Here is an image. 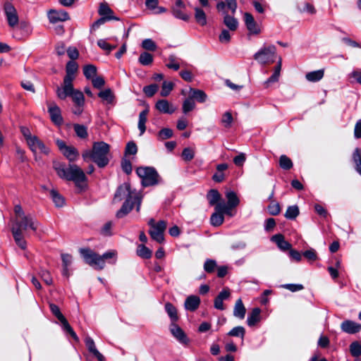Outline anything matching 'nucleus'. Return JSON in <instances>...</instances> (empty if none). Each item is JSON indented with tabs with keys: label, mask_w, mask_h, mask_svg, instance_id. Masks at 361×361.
<instances>
[{
	"label": "nucleus",
	"mask_w": 361,
	"mask_h": 361,
	"mask_svg": "<svg viewBox=\"0 0 361 361\" xmlns=\"http://www.w3.org/2000/svg\"><path fill=\"white\" fill-rule=\"evenodd\" d=\"M48 18L51 23H54L68 20L69 16L67 12L63 11L51 10L48 13Z\"/></svg>",
	"instance_id": "19"
},
{
	"label": "nucleus",
	"mask_w": 361,
	"mask_h": 361,
	"mask_svg": "<svg viewBox=\"0 0 361 361\" xmlns=\"http://www.w3.org/2000/svg\"><path fill=\"white\" fill-rule=\"evenodd\" d=\"M271 240L274 242L277 246L283 251L290 250L292 247L291 244L285 240L284 237L281 234H276L271 237Z\"/></svg>",
	"instance_id": "23"
},
{
	"label": "nucleus",
	"mask_w": 361,
	"mask_h": 361,
	"mask_svg": "<svg viewBox=\"0 0 361 361\" xmlns=\"http://www.w3.org/2000/svg\"><path fill=\"white\" fill-rule=\"evenodd\" d=\"M123 199L126 200L116 214V217L119 219L126 216L135 204L137 205L136 210L139 212L140 209L141 198L131 190L129 183H124L117 188L114 197V202H121Z\"/></svg>",
	"instance_id": "1"
},
{
	"label": "nucleus",
	"mask_w": 361,
	"mask_h": 361,
	"mask_svg": "<svg viewBox=\"0 0 361 361\" xmlns=\"http://www.w3.org/2000/svg\"><path fill=\"white\" fill-rule=\"evenodd\" d=\"M142 47L143 49L148 51H155L157 45L151 39H145L142 42Z\"/></svg>",
	"instance_id": "60"
},
{
	"label": "nucleus",
	"mask_w": 361,
	"mask_h": 361,
	"mask_svg": "<svg viewBox=\"0 0 361 361\" xmlns=\"http://www.w3.org/2000/svg\"><path fill=\"white\" fill-rule=\"evenodd\" d=\"M109 149L110 146L104 142H94L92 150H86L82 153V158L85 161L91 159L99 167L103 168L109 164Z\"/></svg>",
	"instance_id": "4"
},
{
	"label": "nucleus",
	"mask_w": 361,
	"mask_h": 361,
	"mask_svg": "<svg viewBox=\"0 0 361 361\" xmlns=\"http://www.w3.org/2000/svg\"><path fill=\"white\" fill-rule=\"evenodd\" d=\"M80 253L85 262L96 269H103L105 266V260L115 258L116 252L110 250L102 255H99L90 248H80Z\"/></svg>",
	"instance_id": "5"
},
{
	"label": "nucleus",
	"mask_w": 361,
	"mask_h": 361,
	"mask_svg": "<svg viewBox=\"0 0 361 361\" xmlns=\"http://www.w3.org/2000/svg\"><path fill=\"white\" fill-rule=\"evenodd\" d=\"M166 228V222L165 221H159L157 223L156 226L149 231L151 238L159 243H163L164 240V232Z\"/></svg>",
	"instance_id": "10"
},
{
	"label": "nucleus",
	"mask_w": 361,
	"mask_h": 361,
	"mask_svg": "<svg viewBox=\"0 0 361 361\" xmlns=\"http://www.w3.org/2000/svg\"><path fill=\"white\" fill-rule=\"evenodd\" d=\"M74 79L71 78H63V85L62 87H57L56 94L61 99H65L67 97L71 96V94L75 90L73 88L72 82Z\"/></svg>",
	"instance_id": "11"
},
{
	"label": "nucleus",
	"mask_w": 361,
	"mask_h": 361,
	"mask_svg": "<svg viewBox=\"0 0 361 361\" xmlns=\"http://www.w3.org/2000/svg\"><path fill=\"white\" fill-rule=\"evenodd\" d=\"M224 23L226 26L232 31L235 30L238 25V20L235 18L229 16L228 13H225L224 15Z\"/></svg>",
	"instance_id": "36"
},
{
	"label": "nucleus",
	"mask_w": 361,
	"mask_h": 361,
	"mask_svg": "<svg viewBox=\"0 0 361 361\" xmlns=\"http://www.w3.org/2000/svg\"><path fill=\"white\" fill-rule=\"evenodd\" d=\"M299 214V209L296 205L289 206L285 213V217L288 219H295Z\"/></svg>",
	"instance_id": "44"
},
{
	"label": "nucleus",
	"mask_w": 361,
	"mask_h": 361,
	"mask_svg": "<svg viewBox=\"0 0 361 361\" xmlns=\"http://www.w3.org/2000/svg\"><path fill=\"white\" fill-rule=\"evenodd\" d=\"M5 15L10 27H15L18 23V16L16 9L10 2H6L4 6Z\"/></svg>",
	"instance_id": "12"
},
{
	"label": "nucleus",
	"mask_w": 361,
	"mask_h": 361,
	"mask_svg": "<svg viewBox=\"0 0 361 361\" xmlns=\"http://www.w3.org/2000/svg\"><path fill=\"white\" fill-rule=\"evenodd\" d=\"M73 101L77 106H83L85 102V97L83 93L79 90H75L73 94H71Z\"/></svg>",
	"instance_id": "41"
},
{
	"label": "nucleus",
	"mask_w": 361,
	"mask_h": 361,
	"mask_svg": "<svg viewBox=\"0 0 361 361\" xmlns=\"http://www.w3.org/2000/svg\"><path fill=\"white\" fill-rule=\"evenodd\" d=\"M195 104L194 100L189 97L186 99L183 104V111L185 114H187L188 112L192 111L195 108Z\"/></svg>",
	"instance_id": "57"
},
{
	"label": "nucleus",
	"mask_w": 361,
	"mask_h": 361,
	"mask_svg": "<svg viewBox=\"0 0 361 361\" xmlns=\"http://www.w3.org/2000/svg\"><path fill=\"white\" fill-rule=\"evenodd\" d=\"M83 73L87 79H90L96 75L97 68L93 65H87L83 68Z\"/></svg>",
	"instance_id": "51"
},
{
	"label": "nucleus",
	"mask_w": 361,
	"mask_h": 361,
	"mask_svg": "<svg viewBox=\"0 0 361 361\" xmlns=\"http://www.w3.org/2000/svg\"><path fill=\"white\" fill-rule=\"evenodd\" d=\"M192 99L197 100L198 102H204L207 100V95L206 93L200 90H191V97Z\"/></svg>",
	"instance_id": "38"
},
{
	"label": "nucleus",
	"mask_w": 361,
	"mask_h": 361,
	"mask_svg": "<svg viewBox=\"0 0 361 361\" xmlns=\"http://www.w3.org/2000/svg\"><path fill=\"white\" fill-rule=\"evenodd\" d=\"M207 200L210 205L215 206L221 202V195L217 190L212 189L207 195Z\"/></svg>",
	"instance_id": "27"
},
{
	"label": "nucleus",
	"mask_w": 361,
	"mask_h": 361,
	"mask_svg": "<svg viewBox=\"0 0 361 361\" xmlns=\"http://www.w3.org/2000/svg\"><path fill=\"white\" fill-rule=\"evenodd\" d=\"M158 89L159 86L157 85L152 84L147 86H145L143 87V92L146 94V96L151 97L154 95Z\"/></svg>",
	"instance_id": "56"
},
{
	"label": "nucleus",
	"mask_w": 361,
	"mask_h": 361,
	"mask_svg": "<svg viewBox=\"0 0 361 361\" xmlns=\"http://www.w3.org/2000/svg\"><path fill=\"white\" fill-rule=\"evenodd\" d=\"M168 68L178 71L180 68V64L176 62V57L175 55L171 54L168 58V63L166 64Z\"/></svg>",
	"instance_id": "54"
},
{
	"label": "nucleus",
	"mask_w": 361,
	"mask_h": 361,
	"mask_svg": "<svg viewBox=\"0 0 361 361\" xmlns=\"http://www.w3.org/2000/svg\"><path fill=\"white\" fill-rule=\"evenodd\" d=\"M38 222L31 214H27L25 218L21 217L13 220V225L11 228V232L16 244L23 250L26 248V241L24 239L23 231L26 232L29 229L36 231Z\"/></svg>",
	"instance_id": "2"
},
{
	"label": "nucleus",
	"mask_w": 361,
	"mask_h": 361,
	"mask_svg": "<svg viewBox=\"0 0 361 361\" xmlns=\"http://www.w3.org/2000/svg\"><path fill=\"white\" fill-rule=\"evenodd\" d=\"M111 20H118V18L115 16H107V17H101L97 20H96L92 25V30H96L99 28L102 25L104 24L106 21Z\"/></svg>",
	"instance_id": "47"
},
{
	"label": "nucleus",
	"mask_w": 361,
	"mask_h": 361,
	"mask_svg": "<svg viewBox=\"0 0 361 361\" xmlns=\"http://www.w3.org/2000/svg\"><path fill=\"white\" fill-rule=\"evenodd\" d=\"M159 138L161 140L169 139L173 136V130L170 128H163L158 134Z\"/></svg>",
	"instance_id": "61"
},
{
	"label": "nucleus",
	"mask_w": 361,
	"mask_h": 361,
	"mask_svg": "<svg viewBox=\"0 0 361 361\" xmlns=\"http://www.w3.org/2000/svg\"><path fill=\"white\" fill-rule=\"evenodd\" d=\"M324 75V71L323 69L314 71L307 73L305 75V78L310 82H317L322 80Z\"/></svg>",
	"instance_id": "29"
},
{
	"label": "nucleus",
	"mask_w": 361,
	"mask_h": 361,
	"mask_svg": "<svg viewBox=\"0 0 361 361\" xmlns=\"http://www.w3.org/2000/svg\"><path fill=\"white\" fill-rule=\"evenodd\" d=\"M182 9L183 8H173V14L176 18L186 21L189 19V16L185 13Z\"/></svg>",
	"instance_id": "64"
},
{
	"label": "nucleus",
	"mask_w": 361,
	"mask_h": 361,
	"mask_svg": "<svg viewBox=\"0 0 361 361\" xmlns=\"http://www.w3.org/2000/svg\"><path fill=\"white\" fill-rule=\"evenodd\" d=\"M49 308L51 312V313L60 321L63 329L68 333L72 338L75 340L76 341H78V337L73 331V328L71 326L69 323L68 322L67 319L65 318V317L63 315V314L61 312V310L59 307L53 303H51L49 305Z\"/></svg>",
	"instance_id": "9"
},
{
	"label": "nucleus",
	"mask_w": 361,
	"mask_h": 361,
	"mask_svg": "<svg viewBox=\"0 0 361 361\" xmlns=\"http://www.w3.org/2000/svg\"><path fill=\"white\" fill-rule=\"evenodd\" d=\"M226 197L227 198V204L224 201L221 202L216 205L215 210L224 212H226V214L232 216L231 210L238 205L240 200L236 193L233 191H228L226 193Z\"/></svg>",
	"instance_id": "8"
},
{
	"label": "nucleus",
	"mask_w": 361,
	"mask_h": 361,
	"mask_svg": "<svg viewBox=\"0 0 361 361\" xmlns=\"http://www.w3.org/2000/svg\"><path fill=\"white\" fill-rule=\"evenodd\" d=\"M268 211L271 215H278L281 212V207L279 202L272 201L268 206Z\"/></svg>",
	"instance_id": "59"
},
{
	"label": "nucleus",
	"mask_w": 361,
	"mask_h": 361,
	"mask_svg": "<svg viewBox=\"0 0 361 361\" xmlns=\"http://www.w3.org/2000/svg\"><path fill=\"white\" fill-rule=\"evenodd\" d=\"M137 152V147L136 144L134 142H129L127 143L126 149H125V155H135Z\"/></svg>",
	"instance_id": "58"
},
{
	"label": "nucleus",
	"mask_w": 361,
	"mask_h": 361,
	"mask_svg": "<svg viewBox=\"0 0 361 361\" xmlns=\"http://www.w3.org/2000/svg\"><path fill=\"white\" fill-rule=\"evenodd\" d=\"M78 69V66L74 61H70L67 63L66 67V75L64 78H71L74 79L75 74Z\"/></svg>",
	"instance_id": "33"
},
{
	"label": "nucleus",
	"mask_w": 361,
	"mask_h": 361,
	"mask_svg": "<svg viewBox=\"0 0 361 361\" xmlns=\"http://www.w3.org/2000/svg\"><path fill=\"white\" fill-rule=\"evenodd\" d=\"M221 123L225 128H230L233 123V116L228 111L224 113L221 119Z\"/></svg>",
	"instance_id": "53"
},
{
	"label": "nucleus",
	"mask_w": 361,
	"mask_h": 361,
	"mask_svg": "<svg viewBox=\"0 0 361 361\" xmlns=\"http://www.w3.org/2000/svg\"><path fill=\"white\" fill-rule=\"evenodd\" d=\"M73 128L78 137L82 139H85L87 137V129L84 125L74 124Z\"/></svg>",
	"instance_id": "43"
},
{
	"label": "nucleus",
	"mask_w": 361,
	"mask_h": 361,
	"mask_svg": "<svg viewBox=\"0 0 361 361\" xmlns=\"http://www.w3.org/2000/svg\"><path fill=\"white\" fill-rule=\"evenodd\" d=\"M244 21L250 33L257 35L260 32V29L256 23L253 16L249 13H245Z\"/></svg>",
	"instance_id": "17"
},
{
	"label": "nucleus",
	"mask_w": 361,
	"mask_h": 361,
	"mask_svg": "<svg viewBox=\"0 0 361 361\" xmlns=\"http://www.w3.org/2000/svg\"><path fill=\"white\" fill-rule=\"evenodd\" d=\"M200 304V298L197 295H192L186 298L184 306L187 310L194 312L199 307Z\"/></svg>",
	"instance_id": "21"
},
{
	"label": "nucleus",
	"mask_w": 361,
	"mask_h": 361,
	"mask_svg": "<svg viewBox=\"0 0 361 361\" xmlns=\"http://www.w3.org/2000/svg\"><path fill=\"white\" fill-rule=\"evenodd\" d=\"M27 144L35 154L37 153L48 154L49 152V148L37 136H33Z\"/></svg>",
	"instance_id": "13"
},
{
	"label": "nucleus",
	"mask_w": 361,
	"mask_h": 361,
	"mask_svg": "<svg viewBox=\"0 0 361 361\" xmlns=\"http://www.w3.org/2000/svg\"><path fill=\"white\" fill-rule=\"evenodd\" d=\"M99 15L102 17L114 16V11L106 3H102L98 10Z\"/></svg>",
	"instance_id": "42"
},
{
	"label": "nucleus",
	"mask_w": 361,
	"mask_h": 361,
	"mask_svg": "<svg viewBox=\"0 0 361 361\" xmlns=\"http://www.w3.org/2000/svg\"><path fill=\"white\" fill-rule=\"evenodd\" d=\"M279 165L282 169L288 170L293 167V162L286 155H281L279 158Z\"/></svg>",
	"instance_id": "46"
},
{
	"label": "nucleus",
	"mask_w": 361,
	"mask_h": 361,
	"mask_svg": "<svg viewBox=\"0 0 361 361\" xmlns=\"http://www.w3.org/2000/svg\"><path fill=\"white\" fill-rule=\"evenodd\" d=\"M245 334V329L243 326H238L233 328L228 333V335L230 336H240L243 338Z\"/></svg>",
	"instance_id": "52"
},
{
	"label": "nucleus",
	"mask_w": 361,
	"mask_h": 361,
	"mask_svg": "<svg viewBox=\"0 0 361 361\" xmlns=\"http://www.w3.org/2000/svg\"><path fill=\"white\" fill-rule=\"evenodd\" d=\"M281 69V59L280 58L277 65L274 68V72L271 75V77H269L264 82V86L265 88H268L270 85V84L276 82L279 80L280 73Z\"/></svg>",
	"instance_id": "24"
},
{
	"label": "nucleus",
	"mask_w": 361,
	"mask_h": 361,
	"mask_svg": "<svg viewBox=\"0 0 361 361\" xmlns=\"http://www.w3.org/2000/svg\"><path fill=\"white\" fill-rule=\"evenodd\" d=\"M97 45L103 50L109 54L112 50L116 48V45H111L106 42L105 39H101L97 41Z\"/></svg>",
	"instance_id": "50"
},
{
	"label": "nucleus",
	"mask_w": 361,
	"mask_h": 361,
	"mask_svg": "<svg viewBox=\"0 0 361 361\" xmlns=\"http://www.w3.org/2000/svg\"><path fill=\"white\" fill-rule=\"evenodd\" d=\"M195 18L196 22L200 25L207 24V16L204 11L200 7H195Z\"/></svg>",
	"instance_id": "32"
},
{
	"label": "nucleus",
	"mask_w": 361,
	"mask_h": 361,
	"mask_svg": "<svg viewBox=\"0 0 361 361\" xmlns=\"http://www.w3.org/2000/svg\"><path fill=\"white\" fill-rule=\"evenodd\" d=\"M50 195L56 207H61L63 206L65 203L64 198L56 190H51L50 191Z\"/></svg>",
	"instance_id": "39"
},
{
	"label": "nucleus",
	"mask_w": 361,
	"mask_h": 361,
	"mask_svg": "<svg viewBox=\"0 0 361 361\" xmlns=\"http://www.w3.org/2000/svg\"><path fill=\"white\" fill-rule=\"evenodd\" d=\"M246 313V309L241 299H238L234 306L233 315L240 319H244Z\"/></svg>",
	"instance_id": "26"
},
{
	"label": "nucleus",
	"mask_w": 361,
	"mask_h": 361,
	"mask_svg": "<svg viewBox=\"0 0 361 361\" xmlns=\"http://www.w3.org/2000/svg\"><path fill=\"white\" fill-rule=\"evenodd\" d=\"M85 343L88 351L95 357L98 361H106L104 356L97 349L94 341L91 337L87 336L85 338Z\"/></svg>",
	"instance_id": "16"
},
{
	"label": "nucleus",
	"mask_w": 361,
	"mask_h": 361,
	"mask_svg": "<svg viewBox=\"0 0 361 361\" xmlns=\"http://www.w3.org/2000/svg\"><path fill=\"white\" fill-rule=\"evenodd\" d=\"M261 310L259 307L253 308L247 319V325L255 326L260 320Z\"/></svg>",
	"instance_id": "25"
},
{
	"label": "nucleus",
	"mask_w": 361,
	"mask_h": 361,
	"mask_svg": "<svg viewBox=\"0 0 361 361\" xmlns=\"http://www.w3.org/2000/svg\"><path fill=\"white\" fill-rule=\"evenodd\" d=\"M58 176L67 180L73 181L76 187L83 188L87 180L84 171L75 164H70L68 167L61 163L54 166Z\"/></svg>",
	"instance_id": "3"
},
{
	"label": "nucleus",
	"mask_w": 361,
	"mask_h": 361,
	"mask_svg": "<svg viewBox=\"0 0 361 361\" xmlns=\"http://www.w3.org/2000/svg\"><path fill=\"white\" fill-rule=\"evenodd\" d=\"M353 159L355 164L356 171L361 175V149L356 148L353 154Z\"/></svg>",
	"instance_id": "40"
},
{
	"label": "nucleus",
	"mask_w": 361,
	"mask_h": 361,
	"mask_svg": "<svg viewBox=\"0 0 361 361\" xmlns=\"http://www.w3.org/2000/svg\"><path fill=\"white\" fill-rule=\"evenodd\" d=\"M48 111L50 115L51 121L57 125L61 126L63 123V118L60 108L55 104H51L48 107Z\"/></svg>",
	"instance_id": "15"
},
{
	"label": "nucleus",
	"mask_w": 361,
	"mask_h": 361,
	"mask_svg": "<svg viewBox=\"0 0 361 361\" xmlns=\"http://www.w3.org/2000/svg\"><path fill=\"white\" fill-rule=\"evenodd\" d=\"M148 114V109L142 111L139 114L138 128L142 135L146 130L145 123L147 122V117Z\"/></svg>",
	"instance_id": "35"
},
{
	"label": "nucleus",
	"mask_w": 361,
	"mask_h": 361,
	"mask_svg": "<svg viewBox=\"0 0 361 361\" xmlns=\"http://www.w3.org/2000/svg\"><path fill=\"white\" fill-rule=\"evenodd\" d=\"M156 109L161 113L171 114L175 111L173 106L166 99H159L155 105Z\"/></svg>",
	"instance_id": "20"
},
{
	"label": "nucleus",
	"mask_w": 361,
	"mask_h": 361,
	"mask_svg": "<svg viewBox=\"0 0 361 361\" xmlns=\"http://www.w3.org/2000/svg\"><path fill=\"white\" fill-rule=\"evenodd\" d=\"M136 173L141 178L142 184L145 187L157 185L159 182V174L152 167H138Z\"/></svg>",
	"instance_id": "6"
},
{
	"label": "nucleus",
	"mask_w": 361,
	"mask_h": 361,
	"mask_svg": "<svg viewBox=\"0 0 361 361\" xmlns=\"http://www.w3.org/2000/svg\"><path fill=\"white\" fill-rule=\"evenodd\" d=\"M173 88L172 82L164 81L160 92L161 96L167 97Z\"/></svg>",
	"instance_id": "49"
},
{
	"label": "nucleus",
	"mask_w": 361,
	"mask_h": 361,
	"mask_svg": "<svg viewBox=\"0 0 361 361\" xmlns=\"http://www.w3.org/2000/svg\"><path fill=\"white\" fill-rule=\"evenodd\" d=\"M341 328L343 331L353 334L361 330V324L351 320H345L342 322Z\"/></svg>",
	"instance_id": "18"
},
{
	"label": "nucleus",
	"mask_w": 361,
	"mask_h": 361,
	"mask_svg": "<svg viewBox=\"0 0 361 361\" xmlns=\"http://www.w3.org/2000/svg\"><path fill=\"white\" fill-rule=\"evenodd\" d=\"M39 275L42 279L46 283L47 285H51L53 282L52 277L49 271L46 269H42L39 272Z\"/></svg>",
	"instance_id": "63"
},
{
	"label": "nucleus",
	"mask_w": 361,
	"mask_h": 361,
	"mask_svg": "<svg viewBox=\"0 0 361 361\" xmlns=\"http://www.w3.org/2000/svg\"><path fill=\"white\" fill-rule=\"evenodd\" d=\"M215 211L216 212L211 216L210 222L212 225L219 226L223 224L224 220V214H226V212Z\"/></svg>",
	"instance_id": "34"
},
{
	"label": "nucleus",
	"mask_w": 361,
	"mask_h": 361,
	"mask_svg": "<svg viewBox=\"0 0 361 361\" xmlns=\"http://www.w3.org/2000/svg\"><path fill=\"white\" fill-rule=\"evenodd\" d=\"M62 153L70 161H75L79 156L78 151L73 146H68Z\"/></svg>",
	"instance_id": "28"
},
{
	"label": "nucleus",
	"mask_w": 361,
	"mask_h": 361,
	"mask_svg": "<svg viewBox=\"0 0 361 361\" xmlns=\"http://www.w3.org/2000/svg\"><path fill=\"white\" fill-rule=\"evenodd\" d=\"M302 255L309 261L314 262L317 259V255L316 251L310 248L305 252H303Z\"/></svg>",
	"instance_id": "62"
},
{
	"label": "nucleus",
	"mask_w": 361,
	"mask_h": 361,
	"mask_svg": "<svg viewBox=\"0 0 361 361\" xmlns=\"http://www.w3.org/2000/svg\"><path fill=\"white\" fill-rule=\"evenodd\" d=\"M98 96L106 104H112L114 102V95L111 90V89H105L102 91H100L98 94Z\"/></svg>",
	"instance_id": "30"
},
{
	"label": "nucleus",
	"mask_w": 361,
	"mask_h": 361,
	"mask_svg": "<svg viewBox=\"0 0 361 361\" xmlns=\"http://www.w3.org/2000/svg\"><path fill=\"white\" fill-rule=\"evenodd\" d=\"M254 59L262 65L274 63L276 59L275 46L269 45L260 49L254 55Z\"/></svg>",
	"instance_id": "7"
},
{
	"label": "nucleus",
	"mask_w": 361,
	"mask_h": 361,
	"mask_svg": "<svg viewBox=\"0 0 361 361\" xmlns=\"http://www.w3.org/2000/svg\"><path fill=\"white\" fill-rule=\"evenodd\" d=\"M170 331L173 336L180 343L182 344H188L189 343V339L183 331V330L176 324L171 323L170 324Z\"/></svg>",
	"instance_id": "14"
},
{
	"label": "nucleus",
	"mask_w": 361,
	"mask_h": 361,
	"mask_svg": "<svg viewBox=\"0 0 361 361\" xmlns=\"http://www.w3.org/2000/svg\"><path fill=\"white\" fill-rule=\"evenodd\" d=\"M136 252L139 257L143 259H149L152 255V250L142 244L137 246Z\"/></svg>",
	"instance_id": "37"
},
{
	"label": "nucleus",
	"mask_w": 361,
	"mask_h": 361,
	"mask_svg": "<svg viewBox=\"0 0 361 361\" xmlns=\"http://www.w3.org/2000/svg\"><path fill=\"white\" fill-rule=\"evenodd\" d=\"M165 310L171 319V323H176L178 319L177 310L171 302L165 304Z\"/></svg>",
	"instance_id": "31"
},
{
	"label": "nucleus",
	"mask_w": 361,
	"mask_h": 361,
	"mask_svg": "<svg viewBox=\"0 0 361 361\" xmlns=\"http://www.w3.org/2000/svg\"><path fill=\"white\" fill-rule=\"evenodd\" d=\"M138 61L142 65L148 66L152 63L153 56L148 52H143L140 54Z\"/></svg>",
	"instance_id": "45"
},
{
	"label": "nucleus",
	"mask_w": 361,
	"mask_h": 361,
	"mask_svg": "<svg viewBox=\"0 0 361 361\" xmlns=\"http://www.w3.org/2000/svg\"><path fill=\"white\" fill-rule=\"evenodd\" d=\"M350 352L355 357L361 355V344L358 342H353L350 345Z\"/></svg>",
	"instance_id": "55"
},
{
	"label": "nucleus",
	"mask_w": 361,
	"mask_h": 361,
	"mask_svg": "<svg viewBox=\"0 0 361 361\" xmlns=\"http://www.w3.org/2000/svg\"><path fill=\"white\" fill-rule=\"evenodd\" d=\"M217 268V264L215 260L207 259L204 264V270L209 274L213 273Z\"/></svg>",
	"instance_id": "48"
},
{
	"label": "nucleus",
	"mask_w": 361,
	"mask_h": 361,
	"mask_svg": "<svg viewBox=\"0 0 361 361\" xmlns=\"http://www.w3.org/2000/svg\"><path fill=\"white\" fill-rule=\"evenodd\" d=\"M228 168V165L226 163L220 164L216 166V171L212 176V180L216 183H221L225 179V173Z\"/></svg>",
	"instance_id": "22"
}]
</instances>
